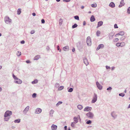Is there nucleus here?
<instances>
[{"label": "nucleus", "instance_id": "1", "mask_svg": "<svg viewBox=\"0 0 130 130\" xmlns=\"http://www.w3.org/2000/svg\"><path fill=\"white\" fill-rule=\"evenodd\" d=\"M4 21L6 24H9L12 22V20L8 17H6L4 18Z\"/></svg>", "mask_w": 130, "mask_h": 130}, {"label": "nucleus", "instance_id": "2", "mask_svg": "<svg viewBox=\"0 0 130 130\" xmlns=\"http://www.w3.org/2000/svg\"><path fill=\"white\" fill-rule=\"evenodd\" d=\"M86 115L90 119H93L94 116V114L91 112H89L87 113Z\"/></svg>", "mask_w": 130, "mask_h": 130}, {"label": "nucleus", "instance_id": "3", "mask_svg": "<svg viewBox=\"0 0 130 130\" xmlns=\"http://www.w3.org/2000/svg\"><path fill=\"white\" fill-rule=\"evenodd\" d=\"M12 114V112L11 111L7 110L5 112L4 116L5 117H7L11 115Z\"/></svg>", "mask_w": 130, "mask_h": 130}, {"label": "nucleus", "instance_id": "4", "mask_svg": "<svg viewBox=\"0 0 130 130\" xmlns=\"http://www.w3.org/2000/svg\"><path fill=\"white\" fill-rule=\"evenodd\" d=\"M86 42L88 46H90L91 44V42L90 37L89 36L87 37L86 40Z\"/></svg>", "mask_w": 130, "mask_h": 130}, {"label": "nucleus", "instance_id": "5", "mask_svg": "<svg viewBox=\"0 0 130 130\" xmlns=\"http://www.w3.org/2000/svg\"><path fill=\"white\" fill-rule=\"evenodd\" d=\"M97 95L95 93H94L92 100L91 101L92 103H95L97 101Z\"/></svg>", "mask_w": 130, "mask_h": 130}, {"label": "nucleus", "instance_id": "6", "mask_svg": "<svg viewBox=\"0 0 130 130\" xmlns=\"http://www.w3.org/2000/svg\"><path fill=\"white\" fill-rule=\"evenodd\" d=\"M77 46L78 49L80 51L83 48V45L80 42H78L77 43Z\"/></svg>", "mask_w": 130, "mask_h": 130}, {"label": "nucleus", "instance_id": "7", "mask_svg": "<svg viewBox=\"0 0 130 130\" xmlns=\"http://www.w3.org/2000/svg\"><path fill=\"white\" fill-rule=\"evenodd\" d=\"M96 84L97 88L100 90H101L102 89V86L98 82H96Z\"/></svg>", "mask_w": 130, "mask_h": 130}, {"label": "nucleus", "instance_id": "8", "mask_svg": "<svg viewBox=\"0 0 130 130\" xmlns=\"http://www.w3.org/2000/svg\"><path fill=\"white\" fill-rule=\"evenodd\" d=\"M14 83L18 84H21L22 81L21 79L18 78L15 80L14 81Z\"/></svg>", "mask_w": 130, "mask_h": 130}, {"label": "nucleus", "instance_id": "9", "mask_svg": "<svg viewBox=\"0 0 130 130\" xmlns=\"http://www.w3.org/2000/svg\"><path fill=\"white\" fill-rule=\"evenodd\" d=\"M92 108L91 107L87 106L86 107L84 110V111H89L91 110Z\"/></svg>", "mask_w": 130, "mask_h": 130}, {"label": "nucleus", "instance_id": "10", "mask_svg": "<svg viewBox=\"0 0 130 130\" xmlns=\"http://www.w3.org/2000/svg\"><path fill=\"white\" fill-rule=\"evenodd\" d=\"M42 111V110L39 108H37L35 111V113L37 114H39Z\"/></svg>", "mask_w": 130, "mask_h": 130}, {"label": "nucleus", "instance_id": "11", "mask_svg": "<svg viewBox=\"0 0 130 130\" xmlns=\"http://www.w3.org/2000/svg\"><path fill=\"white\" fill-rule=\"evenodd\" d=\"M104 45L103 44H100L98 45V47L96 49V50L98 51L100 49L103 48H104Z\"/></svg>", "mask_w": 130, "mask_h": 130}, {"label": "nucleus", "instance_id": "12", "mask_svg": "<svg viewBox=\"0 0 130 130\" xmlns=\"http://www.w3.org/2000/svg\"><path fill=\"white\" fill-rule=\"evenodd\" d=\"M51 128L52 130H56L57 128V126L56 125L53 124L51 126Z\"/></svg>", "mask_w": 130, "mask_h": 130}, {"label": "nucleus", "instance_id": "13", "mask_svg": "<svg viewBox=\"0 0 130 130\" xmlns=\"http://www.w3.org/2000/svg\"><path fill=\"white\" fill-rule=\"evenodd\" d=\"M125 3L124 2V0H121L120 2V4L119 6V7L120 8L124 6Z\"/></svg>", "mask_w": 130, "mask_h": 130}, {"label": "nucleus", "instance_id": "14", "mask_svg": "<svg viewBox=\"0 0 130 130\" xmlns=\"http://www.w3.org/2000/svg\"><path fill=\"white\" fill-rule=\"evenodd\" d=\"M84 63L86 64V66H87L89 64L88 60L86 57L84 58L83 59Z\"/></svg>", "mask_w": 130, "mask_h": 130}, {"label": "nucleus", "instance_id": "15", "mask_svg": "<svg viewBox=\"0 0 130 130\" xmlns=\"http://www.w3.org/2000/svg\"><path fill=\"white\" fill-rule=\"evenodd\" d=\"M29 106H27L24 109L23 111V112L25 113H26L27 111H28L29 109Z\"/></svg>", "mask_w": 130, "mask_h": 130}, {"label": "nucleus", "instance_id": "16", "mask_svg": "<svg viewBox=\"0 0 130 130\" xmlns=\"http://www.w3.org/2000/svg\"><path fill=\"white\" fill-rule=\"evenodd\" d=\"M111 115L114 119H115L117 116V115L114 112H113L111 113Z\"/></svg>", "mask_w": 130, "mask_h": 130}, {"label": "nucleus", "instance_id": "17", "mask_svg": "<svg viewBox=\"0 0 130 130\" xmlns=\"http://www.w3.org/2000/svg\"><path fill=\"white\" fill-rule=\"evenodd\" d=\"M103 22L102 21H101L99 22L98 23V26L97 27V28L101 26L103 24Z\"/></svg>", "mask_w": 130, "mask_h": 130}, {"label": "nucleus", "instance_id": "18", "mask_svg": "<svg viewBox=\"0 0 130 130\" xmlns=\"http://www.w3.org/2000/svg\"><path fill=\"white\" fill-rule=\"evenodd\" d=\"M63 50L64 51H67L69 50V47L68 46H66L63 48Z\"/></svg>", "mask_w": 130, "mask_h": 130}, {"label": "nucleus", "instance_id": "19", "mask_svg": "<svg viewBox=\"0 0 130 130\" xmlns=\"http://www.w3.org/2000/svg\"><path fill=\"white\" fill-rule=\"evenodd\" d=\"M109 6L111 8H114L115 7V4L113 2H111L109 4Z\"/></svg>", "mask_w": 130, "mask_h": 130}, {"label": "nucleus", "instance_id": "20", "mask_svg": "<svg viewBox=\"0 0 130 130\" xmlns=\"http://www.w3.org/2000/svg\"><path fill=\"white\" fill-rule=\"evenodd\" d=\"M40 58V55H37L34 58V60H37Z\"/></svg>", "mask_w": 130, "mask_h": 130}, {"label": "nucleus", "instance_id": "21", "mask_svg": "<svg viewBox=\"0 0 130 130\" xmlns=\"http://www.w3.org/2000/svg\"><path fill=\"white\" fill-rule=\"evenodd\" d=\"M95 20V19L94 18V15H92L90 18V21L91 22H93Z\"/></svg>", "mask_w": 130, "mask_h": 130}, {"label": "nucleus", "instance_id": "22", "mask_svg": "<svg viewBox=\"0 0 130 130\" xmlns=\"http://www.w3.org/2000/svg\"><path fill=\"white\" fill-rule=\"evenodd\" d=\"M73 120H74V122L75 123V124L76 123H77L78 122V120L77 119V118L76 117H74L73 118Z\"/></svg>", "mask_w": 130, "mask_h": 130}, {"label": "nucleus", "instance_id": "23", "mask_svg": "<svg viewBox=\"0 0 130 130\" xmlns=\"http://www.w3.org/2000/svg\"><path fill=\"white\" fill-rule=\"evenodd\" d=\"M83 108L82 106L80 105H79L77 106V108L79 110H81Z\"/></svg>", "mask_w": 130, "mask_h": 130}, {"label": "nucleus", "instance_id": "24", "mask_svg": "<svg viewBox=\"0 0 130 130\" xmlns=\"http://www.w3.org/2000/svg\"><path fill=\"white\" fill-rule=\"evenodd\" d=\"M54 110H53V109H52L50 111V116L52 117H53V115H52V114H53V113H54Z\"/></svg>", "mask_w": 130, "mask_h": 130}, {"label": "nucleus", "instance_id": "25", "mask_svg": "<svg viewBox=\"0 0 130 130\" xmlns=\"http://www.w3.org/2000/svg\"><path fill=\"white\" fill-rule=\"evenodd\" d=\"M124 34V32L123 31H120L119 33H118L119 35L123 36Z\"/></svg>", "mask_w": 130, "mask_h": 130}, {"label": "nucleus", "instance_id": "26", "mask_svg": "<svg viewBox=\"0 0 130 130\" xmlns=\"http://www.w3.org/2000/svg\"><path fill=\"white\" fill-rule=\"evenodd\" d=\"M113 35L110 34L109 35V39L110 40L112 39L113 38Z\"/></svg>", "mask_w": 130, "mask_h": 130}, {"label": "nucleus", "instance_id": "27", "mask_svg": "<svg viewBox=\"0 0 130 130\" xmlns=\"http://www.w3.org/2000/svg\"><path fill=\"white\" fill-rule=\"evenodd\" d=\"M17 14L18 15H20L21 13V9L20 8H19L17 10Z\"/></svg>", "mask_w": 130, "mask_h": 130}, {"label": "nucleus", "instance_id": "28", "mask_svg": "<svg viewBox=\"0 0 130 130\" xmlns=\"http://www.w3.org/2000/svg\"><path fill=\"white\" fill-rule=\"evenodd\" d=\"M20 119H18L14 120V122L15 123H19L20 122Z\"/></svg>", "mask_w": 130, "mask_h": 130}, {"label": "nucleus", "instance_id": "29", "mask_svg": "<svg viewBox=\"0 0 130 130\" xmlns=\"http://www.w3.org/2000/svg\"><path fill=\"white\" fill-rule=\"evenodd\" d=\"M38 80L37 79H35L34 81L32 82V83L33 84H35L37 83H38Z\"/></svg>", "mask_w": 130, "mask_h": 130}, {"label": "nucleus", "instance_id": "30", "mask_svg": "<svg viewBox=\"0 0 130 130\" xmlns=\"http://www.w3.org/2000/svg\"><path fill=\"white\" fill-rule=\"evenodd\" d=\"M112 88L111 87H109L107 89V91H109V92H110L111 91L112 89Z\"/></svg>", "mask_w": 130, "mask_h": 130}, {"label": "nucleus", "instance_id": "31", "mask_svg": "<svg viewBox=\"0 0 130 130\" xmlns=\"http://www.w3.org/2000/svg\"><path fill=\"white\" fill-rule=\"evenodd\" d=\"M77 25L76 24H75L73 25L72 26V28H74L76 27L77 26Z\"/></svg>", "mask_w": 130, "mask_h": 130}, {"label": "nucleus", "instance_id": "32", "mask_svg": "<svg viewBox=\"0 0 130 130\" xmlns=\"http://www.w3.org/2000/svg\"><path fill=\"white\" fill-rule=\"evenodd\" d=\"M62 19H60L59 20V24L61 25L62 24Z\"/></svg>", "mask_w": 130, "mask_h": 130}, {"label": "nucleus", "instance_id": "33", "mask_svg": "<svg viewBox=\"0 0 130 130\" xmlns=\"http://www.w3.org/2000/svg\"><path fill=\"white\" fill-rule=\"evenodd\" d=\"M126 38V37L125 36H123L120 38V40L122 41H123Z\"/></svg>", "mask_w": 130, "mask_h": 130}, {"label": "nucleus", "instance_id": "34", "mask_svg": "<svg viewBox=\"0 0 130 130\" xmlns=\"http://www.w3.org/2000/svg\"><path fill=\"white\" fill-rule=\"evenodd\" d=\"M75 19L76 20H79V16L78 15H76L74 17Z\"/></svg>", "mask_w": 130, "mask_h": 130}, {"label": "nucleus", "instance_id": "35", "mask_svg": "<svg viewBox=\"0 0 130 130\" xmlns=\"http://www.w3.org/2000/svg\"><path fill=\"white\" fill-rule=\"evenodd\" d=\"M119 95L122 97H123L125 95V94L123 93H120L119 94Z\"/></svg>", "mask_w": 130, "mask_h": 130}, {"label": "nucleus", "instance_id": "36", "mask_svg": "<svg viewBox=\"0 0 130 130\" xmlns=\"http://www.w3.org/2000/svg\"><path fill=\"white\" fill-rule=\"evenodd\" d=\"M62 102H61V101H59V102H58L57 103V104H56V105L57 106H59V105L60 104H62Z\"/></svg>", "mask_w": 130, "mask_h": 130}, {"label": "nucleus", "instance_id": "37", "mask_svg": "<svg viewBox=\"0 0 130 130\" xmlns=\"http://www.w3.org/2000/svg\"><path fill=\"white\" fill-rule=\"evenodd\" d=\"M73 90V89L72 88H70L68 90V92H72Z\"/></svg>", "mask_w": 130, "mask_h": 130}, {"label": "nucleus", "instance_id": "38", "mask_svg": "<svg viewBox=\"0 0 130 130\" xmlns=\"http://www.w3.org/2000/svg\"><path fill=\"white\" fill-rule=\"evenodd\" d=\"M100 34V31L98 30L96 32V35L98 36H99Z\"/></svg>", "mask_w": 130, "mask_h": 130}, {"label": "nucleus", "instance_id": "39", "mask_svg": "<svg viewBox=\"0 0 130 130\" xmlns=\"http://www.w3.org/2000/svg\"><path fill=\"white\" fill-rule=\"evenodd\" d=\"M91 6L92 7L95 8L97 6V5L96 4H93L91 5Z\"/></svg>", "mask_w": 130, "mask_h": 130}, {"label": "nucleus", "instance_id": "40", "mask_svg": "<svg viewBox=\"0 0 130 130\" xmlns=\"http://www.w3.org/2000/svg\"><path fill=\"white\" fill-rule=\"evenodd\" d=\"M91 120H89L86 122V124H90L91 123Z\"/></svg>", "mask_w": 130, "mask_h": 130}, {"label": "nucleus", "instance_id": "41", "mask_svg": "<svg viewBox=\"0 0 130 130\" xmlns=\"http://www.w3.org/2000/svg\"><path fill=\"white\" fill-rule=\"evenodd\" d=\"M12 76L13 78L14 79V80H15L17 79V78H18L14 75L13 74H12Z\"/></svg>", "mask_w": 130, "mask_h": 130}, {"label": "nucleus", "instance_id": "42", "mask_svg": "<svg viewBox=\"0 0 130 130\" xmlns=\"http://www.w3.org/2000/svg\"><path fill=\"white\" fill-rule=\"evenodd\" d=\"M21 53L19 51H18L17 53V55L18 56H19L21 55Z\"/></svg>", "mask_w": 130, "mask_h": 130}, {"label": "nucleus", "instance_id": "43", "mask_svg": "<svg viewBox=\"0 0 130 130\" xmlns=\"http://www.w3.org/2000/svg\"><path fill=\"white\" fill-rule=\"evenodd\" d=\"M121 47H122L125 45V43L124 42L120 43Z\"/></svg>", "mask_w": 130, "mask_h": 130}, {"label": "nucleus", "instance_id": "44", "mask_svg": "<svg viewBox=\"0 0 130 130\" xmlns=\"http://www.w3.org/2000/svg\"><path fill=\"white\" fill-rule=\"evenodd\" d=\"M116 45L118 47L121 46L120 43H118L116 44Z\"/></svg>", "mask_w": 130, "mask_h": 130}, {"label": "nucleus", "instance_id": "45", "mask_svg": "<svg viewBox=\"0 0 130 130\" xmlns=\"http://www.w3.org/2000/svg\"><path fill=\"white\" fill-rule=\"evenodd\" d=\"M127 13L128 14H130V7H129L127 9Z\"/></svg>", "mask_w": 130, "mask_h": 130}, {"label": "nucleus", "instance_id": "46", "mask_svg": "<svg viewBox=\"0 0 130 130\" xmlns=\"http://www.w3.org/2000/svg\"><path fill=\"white\" fill-rule=\"evenodd\" d=\"M37 94L36 93H34L32 95V97L33 98H35L36 97Z\"/></svg>", "mask_w": 130, "mask_h": 130}, {"label": "nucleus", "instance_id": "47", "mask_svg": "<svg viewBox=\"0 0 130 130\" xmlns=\"http://www.w3.org/2000/svg\"><path fill=\"white\" fill-rule=\"evenodd\" d=\"M63 88V86H60L58 88V90H62Z\"/></svg>", "mask_w": 130, "mask_h": 130}, {"label": "nucleus", "instance_id": "48", "mask_svg": "<svg viewBox=\"0 0 130 130\" xmlns=\"http://www.w3.org/2000/svg\"><path fill=\"white\" fill-rule=\"evenodd\" d=\"M9 117H8V118L5 117V118L4 119V120L5 121H8L9 120Z\"/></svg>", "mask_w": 130, "mask_h": 130}, {"label": "nucleus", "instance_id": "49", "mask_svg": "<svg viewBox=\"0 0 130 130\" xmlns=\"http://www.w3.org/2000/svg\"><path fill=\"white\" fill-rule=\"evenodd\" d=\"M74 123H75L74 122H72L71 123V126L72 127H74Z\"/></svg>", "mask_w": 130, "mask_h": 130}, {"label": "nucleus", "instance_id": "50", "mask_svg": "<svg viewBox=\"0 0 130 130\" xmlns=\"http://www.w3.org/2000/svg\"><path fill=\"white\" fill-rule=\"evenodd\" d=\"M41 23L42 24L44 23H45V20H44V19H42L41 20Z\"/></svg>", "mask_w": 130, "mask_h": 130}, {"label": "nucleus", "instance_id": "51", "mask_svg": "<svg viewBox=\"0 0 130 130\" xmlns=\"http://www.w3.org/2000/svg\"><path fill=\"white\" fill-rule=\"evenodd\" d=\"M114 27L115 28H118V27L117 26V25L116 24H115L114 25Z\"/></svg>", "mask_w": 130, "mask_h": 130}, {"label": "nucleus", "instance_id": "52", "mask_svg": "<svg viewBox=\"0 0 130 130\" xmlns=\"http://www.w3.org/2000/svg\"><path fill=\"white\" fill-rule=\"evenodd\" d=\"M35 32V31L34 30L31 31L30 32V33L31 34H34Z\"/></svg>", "mask_w": 130, "mask_h": 130}, {"label": "nucleus", "instance_id": "53", "mask_svg": "<svg viewBox=\"0 0 130 130\" xmlns=\"http://www.w3.org/2000/svg\"><path fill=\"white\" fill-rule=\"evenodd\" d=\"M25 42L24 40H22L21 41V43L22 44H24Z\"/></svg>", "mask_w": 130, "mask_h": 130}, {"label": "nucleus", "instance_id": "54", "mask_svg": "<svg viewBox=\"0 0 130 130\" xmlns=\"http://www.w3.org/2000/svg\"><path fill=\"white\" fill-rule=\"evenodd\" d=\"M63 2H69L70 0H62Z\"/></svg>", "mask_w": 130, "mask_h": 130}, {"label": "nucleus", "instance_id": "55", "mask_svg": "<svg viewBox=\"0 0 130 130\" xmlns=\"http://www.w3.org/2000/svg\"><path fill=\"white\" fill-rule=\"evenodd\" d=\"M106 69H110V67L109 66H106Z\"/></svg>", "mask_w": 130, "mask_h": 130}, {"label": "nucleus", "instance_id": "56", "mask_svg": "<svg viewBox=\"0 0 130 130\" xmlns=\"http://www.w3.org/2000/svg\"><path fill=\"white\" fill-rule=\"evenodd\" d=\"M26 62L27 63H30L31 62L29 60H27L26 61Z\"/></svg>", "mask_w": 130, "mask_h": 130}, {"label": "nucleus", "instance_id": "57", "mask_svg": "<svg viewBox=\"0 0 130 130\" xmlns=\"http://www.w3.org/2000/svg\"><path fill=\"white\" fill-rule=\"evenodd\" d=\"M57 48L58 50H60L59 47L58 45L57 46Z\"/></svg>", "mask_w": 130, "mask_h": 130}, {"label": "nucleus", "instance_id": "58", "mask_svg": "<svg viewBox=\"0 0 130 130\" xmlns=\"http://www.w3.org/2000/svg\"><path fill=\"white\" fill-rule=\"evenodd\" d=\"M115 67H112L111 68V70L112 71H113V70H114V69H115Z\"/></svg>", "mask_w": 130, "mask_h": 130}, {"label": "nucleus", "instance_id": "59", "mask_svg": "<svg viewBox=\"0 0 130 130\" xmlns=\"http://www.w3.org/2000/svg\"><path fill=\"white\" fill-rule=\"evenodd\" d=\"M67 126H65L64 127V130H67Z\"/></svg>", "mask_w": 130, "mask_h": 130}, {"label": "nucleus", "instance_id": "60", "mask_svg": "<svg viewBox=\"0 0 130 130\" xmlns=\"http://www.w3.org/2000/svg\"><path fill=\"white\" fill-rule=\"evenodd\" d=\"M72 51L73 52H74L75 51V48H73L72 50Z\"/></svg>", "mask_w": 130, "mask_h": 130}, {"label": "nucleus", "instance_id": "61", "mask_svg": "<svg viewBox=\"0 0 130 130\" xmlns=\"http://www.w3.org/2000/svg\"><path fill=\"white\" fill-rule=\"evenodd\" d=\"M33 16H35L36 15V14L35 12H33L32 13V14Z\"/></svg>", "mask_w": 130, "mask_h": 130}, {"label": "nucleus", "instance_id": "62", "mask_svg": "<svg viewBox=\"0 0 130 130\" xmlns=\"http://www.w3.org/2000/svg\"><path fill=\"white\" fill-rule=\"evenodd\" d=\"M86 24V22L85 21H84L83 23V25L85 26Z\"/></svg>", "mask_w": 130, "mask_h": 130}, {"label": "nucleus", "instance_id": "63", "mask_svg": "<svg viewBox=\"0 0 130 130\" xmlns=\"http://www.w3.org/2000/svg\"><path fill=\"white\" fill-rule=\"evenodd\" d=\"M59 84L58 83H57L55 85L56 86H59Z\"/></svg>", "mask_w": 130, "mask_h": 130}, {"label": "nucleus", "instance_id": "64", "mask_svg": "<svg viewBox=\"0 0 130 130\" xmlns=\"http://www.w3.org/2000/svg\"><path fill=\"white\" fill-rule=\"evenodd\" d=\"M119 39L118 38H116L115 39V40L117 42L118 41Z\"/></svg>", "mask_w": 130, "mask_h": 130}]
</instances>
